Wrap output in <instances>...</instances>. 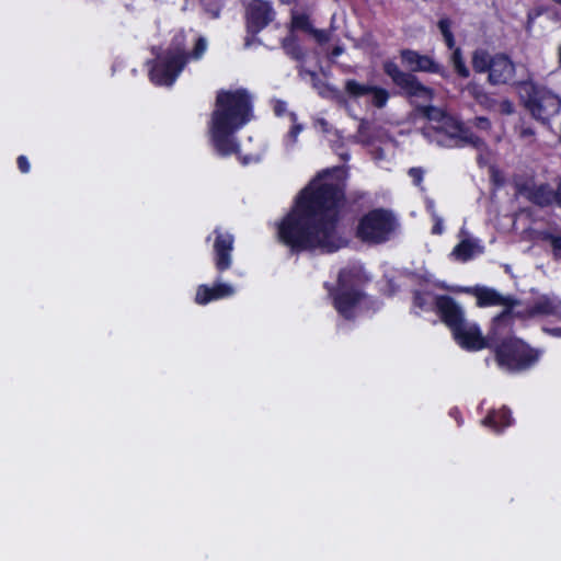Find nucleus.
Wrapping results in <instances>:
<instances>
[{
  "label": "nucleus",
  "mask_w": 561,
  "mask_h": 561,
  "mask_svg": "<svg viewBox=\"0 0 561 561\" xmlns=\"http://www.w3.org/2000/svg\"><path fill=\"white\" fill-rule=\"evenodd\" d=\"M274 18L271 4L264 0H253L248 7V21L251 27L261 30Z\"/></svg>",
  "instance_id": "obj_9"
},
{
  "label": "nucleus",
  "mask_w": 561,
  "mask_h": 561,
  "mask_svg": "<svg viewBox=\"0 0 561 561\" xmlns=\"http://www.w3.org/2000/svg\"><path fill=\"white\" fill-rule=\"evenodd\" d=\"M473 295L476 296L478 306L480 307L506 306L511 308L515 305L514 300L502 297L499 293L489 288H476L473 290Z\"/></svg>",
  "instance_id": "obj_15"
},
{
  "label": "nucleus",
  "mask_w": 561,
  "mask_h": 561,
  "mask_svg": "<svg viewBox=\"0 0 561 561\" xmlns=\"http://www.w3.org/2000/svg\"><path fill=\"white\" fill-rule=\"evenodd\" d=\"M251 117V105L244 90L220 91L211 114L209 134L217 151L224 156L237 150L233 134Z\"/></svg>",
  "instance_id": "obj_2"
},
{
  "label": "nucleus",
  "mask_w": 561,
  "mask_h": 561,
  "mask_svg": "<svg viewBox=\"0 0 561 561\" xmlns=\"http://www.w3.org/2000/svg\"><path fill=\"white\" fill-rule=\"evenodd\" d=\"M472 125L476 128H478L480 130H484V131H489L491 129V123H490L489 118H486L484 116L476 117L472 121Z\"/></svg>",
  "instance_id": "obj_30"
},
{
  "label": "nucleus",
  "mask_w": 561,
  "mask_h": 561,
  "mask_svg": "<svg viewBox=\"0 0 561 561\" xmlns=\"http://www.w3.org/2000/svg\"><path fill=\"white\" fill-rule=\"evenodd\" d=\"M233 239L228 233H218L215 242V251L217 255L216 265L219 270H226L230 266Z\"/></svg>",
  "instance_id": "obj_13"
},
{
  "label": "nucleus",
  "mask_w": 561,
  "mask_h": 561,
  "mask_svg": "<svg viewBox=\"0 0 561 561\" xmlns=\"http://www.w3.org/2000/svg\"><path fill=\"white\" fill-rule=\"evenodd\" d=\"M453 64L456 71L463 78L469 77V69L466 67L461 53L459 49H456L453 54Z\"/></svg>",
  "instance_id": "obj_25"
},
{
  "label": "nucleus",
  "mask_w": 561,
  "mask_h": 561,
  "mask_svg": "<svg viewBox=\"0 0 561 561\" xmlns=\"http://www.w3.org/2000/svg\"><path fill=\"white\" fill-rule=\"evenodd\" d=\"M499 111L510 115L513 113V104L508 100H502L499 104Z\"/></svg>",
  "instance_id": "obj_32"
},
{
  "label": "nucleus",
  "mask_w": 561,
  "mask_h": 561,
  "mask_svg": "<svg viewBox=\"0 0 561 561\" xmlns=\"http://www.w3.org/2000/svg\"><path fill=\"white\" fill-rule=\"evenodd\" d=\"M435 225L433 227V233L439 234L443 232V219L435 216Z\"/></svg>",
  "instance_id": "obj_36"
},
{
  "label": "nucleus",
  "mask_w": 561,
  "mask_h": 561,
  "mask_svg": "<svg viewBox=\"0 0 561 561\" xmlns=\"http://www.w3.org/2000/svg\"><path fill=\"white\" fill-rule=\"evenodd\" d=\"M497 362L508 370L529 367L538 358V353L529 350L520 340L503 343L496 352Z\"/></svg>",
  "instance_id": "obj_5"
},
{
  "label": "nucleus",
  "mask_w": 561,
  "mask_h": 561,
  "mask_svg": "<svg viewBox=\"0 0 561 561\" xmlns=\"http://www.w3.org/2000/svg\"><path fill=\"white\" fill-rule=\"evenodd\" d=\"M415 305L420 308H424L428 305V299L426 297H423L422 294L417 293L415 295Z\"/></svg>",
  "instance_id": "obj_35"
},
{
  "label": "nucleus",
  "mask_w": 561,
  "mask_h": 561,
  "mask_svg": "<svg viewBox=\"0 0 561 561\" xmlns=\"http://www.w3.org/2000/svg\"><path fill=\"white\" fill-rule=\"evenodd\" d=\"M436 307L458 345L468 351H479L488 346V340L479 325L466 319L462 308L453 298L437 297Z\"/></svg>",
  "instance_id": "obj_3"
},
{
  "label": "nucleus",
  "mask_w": 561,
  "mask_h": 561,
  "mask_svg": "<svg viewBox=\"0 0 561 561\" xmlns=\"http://www.w3.org/2000/svg\"><path fill=\"white\" fill-rule=\"evenodd\" d=\"M485 424H492L496 425L497 423H501L502 426H506L510 424V412L506 409H501L497 412L492 413L489 415L485 421Z\"/></svg>",
  "instance_id": "obj_23"
},
{
  "label": "nucleus",
  "mask_w": 561,
  "mask_h": 561,
  "mask_svg": "<svg viewBox=\"0 0 561 561\" xmlns=\"http://www.w3.org/2000/svg\"><path fill=\"white\" fill-rule=\"evenodd\" d=\"M560 307V302L549 298V297H541L537 300V302L533 306V308L529 310L530 316H538V314H552L557 311V309Z\"/></svg>",
  "instance_id": "obj_19"
},
{
  "label": "nucleus",
  "mask_w": 561,
  "mask_h": 561,
  "mask_svg": "<svg viewBox=\"0 0 561 561\" xmlns=\"http://www.w3.org/2000/svg\"><path fill=\"white\" fill-rule=\"evenodd\" d=\"M399 87L410 96L422 98L424 100H431L433 98V91L424 87L414 76L409 73Z\"/></svg>",
  "instance_id": "obj_16"
},
{
  "label": "nucleus",
  "mask_w": 561,
  "mask_h": 561,
  "mask_svg": "<svg viewBox=\"0 0 561 561\" xmlns=\"http://www.w3.org/2000/svg\"><path fill=\"white\" fill-rule=\"evenodd\" d=\"M410 175L413 179L415 184L419 185L422 182L423 173H422V171L420 169H411L410 170Z\"/></svg>",
  "instance_id": "obj_33"
},
{
  "label": "nucleus",
  "mask_w": 561,
  "mask_h": 561,
  "mask_svg": "<svg viewBox=\"0 0 561 561\" xmlns=\"http://www.w3.org/2000/svg\"><path fill=\"white\" fill-rule=\"evenodd\" d=\"M285 103H282V102H278L276 105H275V112L277 115H282L284 112H285Z\"/></svg>",
  "instance_id": "obj_37"
},
{
  "label": "nucleus",
  "mask_w": 561,
  "mask_h": 561,
  "mask_svg": "<svg viewBox=\"0 0 561 561\" xmlns=\"http://www.w3.org/2000/svg\"><path fill=\"white\" fill-rule=\"evenodd\" d=\"M540 239L550 244L554 259H561V236L550 232H541Z\"/></svg>",
  "instance_id": "obj_22"
},
{
  "label": "nucleus",
  "mask_w": 561,
  "mask_h": 561,
  "mask_svg": "<svg viewBox=\"0 0 561 561\" xmlns=\"http://www.w3.org/2000/svg\"><path fill=\"white\" fill-rule=\"evenodd\" d=\"M392 229V217L386 211L374 210L360 220L357 234L365 242L378 243L386 240Z\"/></svg>",
  "instance_id": "obj_6"
},
{
  "label": "nucleus",
  "mask_w": 561,
  "mask_h": 561,
  "mask_svg": "<svg viewBox=\"0 0 561 561\" xmlns=\"http://www.w3.org/2000/svg\"><path fill=\"white\" fill-rule=\"evenodd\" d=\"M206 48H207L206 39L203 37L198 38V41L195 45V48L193 50V54H192L193 58H195V59L201 58L203 56V54L205 53Z\"/></svg>",
  "instance_id": "obj_29"
},
{
  "label": "nucleus",
  "mask_w": 561,
  "mask_h": 561,
  "mask_svg": "<svg viewBox=\"0 0 561 561\" xmlns=\"http://www.w3.org/2000/svg\"><path fill=\"white\" fill-rule=\"evenodd\" d=\"M438 26H439L443 35L451 34L449 21L442 20V21H439Z\"/></svg>",
  "instance_id": "obj_34"
},
{
  "label": "nucleus",
  "mask_w": 561,
  "mask_h": 561,
  "mask_svg": "<svg viewBox=\"0 0 561 561\" xmlns=\"http://www.w3.org/2000/svg\"><path fill=\"white\" fill-rule=\"evenodd\" d=\"M515 72L513 62L503 55L493 57V62L489 71V81L492 84H501L510 81Z\"/></svg>",
  "instance_id": "obj_10"
},
{
  "label": "nucleus",
  "mask_w": 561,
  "mask_h": 561,
  "mask_svg": "<svg viewBox=\"0 0 561 561\" xmlns=\"http://www.w3.org/2000/svg\"><path fill=\"white\" fill-rule=\"evenodd\" d=\"M345 90L350 95H352L354 98H358V96L369 94L370 91L373 90V87L366 85V84H360L355 80H348L345 84Z\"/></svg>",
  "instance_id": "obj_21"
},
{
  "label": "nucleus",
  "mask_w": 561,
  "mask_h": 561,
  "mask_svg": "<svg viewBox=\"0 0 561 561\" xmlns=\"http://www.w3.org/2000/svg\"><path fill=\"white\" fill-rule=\"evenodd\" d=\"M383 69H385V72L391 77V79L393 80V82L398 85H400V83L403 81V79L407 77L408 73H404L402 71H400V69L398 68V66L391 61H387L385 65H383Z\"/></svg>",
  "instance_id": "obj_24"
},
{
  "label": "nucleus",
  "mask_w": 561,
  "mask_h": 561,
  "mask_svg": "<svg viewBox=\"0 0 561 561\" xmlns=\"http://www.w3.org/2000/svg\"><path fill=\"white\" fill-rule=\"evenodd\" d=\"M444 38L448 45V47H453L454 46V37H453V34H447V35H444Z\"/></svg>",
  "instance_id": "obj_39"
},
{
  "label": "nucleus",
  "mask_w": 561,
  "mask_h": 561,
  "mask_svg": "<svg viewBox=\"0 0 561 561\" xmlns=\"http://www.w3.org/2000/svg\"><path fill=\"white\" fill-rule=\"evenodd\" d=\"M534 133L530 130V129H524L522 131V136L524 137H527V136H531Z\"/></svg>",
  "instance_id": "obj_40"
},
{
  "label": "nucleus",
  "mask_w": 561,
  "mask_h": 561,
  "mask_svg": "<svg viewBox=\"0 0 561 561\" xmlns=\"http://www.w3.org/2000/svg\"><path fill=\"white\" fill-rule=\"evenodd\" d=\"M16 164H18V169L20 170L21 173L26 174L31 170V163H30L27 157L24 154H20L16 158Z\"/></svg>",
  "instance_id": "obj_31"
},
{
  "label": "nucleus",
  "mask_w": 561,
  "mask_h": 561,
  "mask_svg": "<svg viewBox=\"0 0 561 561\" xmlns=\"http://www.w3.org/2000/svg\"><path fill=\"white\" fill-rule=\"evenodd\" d=\"M300 130H301V126H299V125H295V126H294V128H293V129H291V131H290V136H291L294 139H296V138H297V136H298V134L300 133Z\"/></svg>",
  "instance_id": "obj_38"
},
{
  "label": "nucleus",
  "mask_w": 561,
  "mask_h": 561,
  "mask_svg": "<svg viewBox=\"0 0 561 561\" xmlns=\"http://www.w3.org/2000/svg\"><path fill=\"white\" fill-rule=\"evenodd\" d=\"M370 93L373 94V102L377 107H382L387 103L389 94L385 89L373 87Z\"/></svg>",
  "instance_id": "obj_26"
},
{
  "label": "nucleus",
  "mask_w": 561,
  "mask_h": 561,
  "mask_svg": "<svg viewBox=\"0 0 561 561\" xmlns=\"http://www.w3.org/2000/svg\"><path fill=\"white\" fill-rule=\"evenodd\" d=\"M401 57L404 65L413 71H439L438 65H436L428 56L420 55L413 50H404L402 51Z\"/></svg>",
  "instance_id": "obj_11"
},
{
  "label": "nucleus",
  "mask_w": 561,
  "mask_h": 561,
  "mask_svg": "<svg viewBox=\"0 0 561 561\" xmlns=\"http://www.w3.org/2000/svg\"><path fill=\"white\" fill-rule=\"evenodd\" d=\"M419 111L435 123L434 129L440 135L437 142L443 146H459L470 144L479 148L483 145L482 140L472 135L455 117L446 114L443 110L434 106H423Z\"/></svg>",
  "instance_id": "obj_4"
},
{
  "label": "nucleus",
  "mask_w": 561,
  "mask_h": 561,
  "mask_svg": "<svg viewBox=\"0 0 561 561\" xmlns=\"http://www.w3.org/2000/svg\"><path fill=\"white\" fill-rule=\"evenodd\" d=\"M343 193L331 184L313 180L302 191L291 213L278 225V237L293 249L337 250L344 241L335 231L336 208Z\"/></svg>",
  "instance_id": "obj_1"
},
{
  "label": "nucleus",
  "mask_w": 561,
  "mask_h": 561,
  "mask_svg": "<svg viewBox=\"0 0 561 561\" xmlns=\"http://www.w3.org/2000/svg\"><path fill=\"white\" fill-rule=\"evenodd\" d=\"M481 251L482 248L478 242L465 238L454 248L451 255L458 261H467Z\"/></svg>",
  "instance_id": "obj_17"
},
{
  "label": "nucleus",
  "mask_w": 561,
  "mask_h": 561,
  "mask_svg": "<svg viewBox=\"0 0 561 561\" xmlns=\"http://www.w3.org/2000/svg\"><path fill=\"white\" fill-rule=\"evenodd\" d=\"M342 51H343V50H342V48H341V47H335V48H334V50H333V54H334L335 56H337V55L342 54Z\"/></svg>",
  "instance_id": "obj_42"
},
{
  "label": "nucleus",
  "mask_w": 561,
  "mask_h": 561,
  "mask_svg": "<svg viewBox=\"0 0 561 561\" xmlns=\"http://www.w3.org/2000/svg\"><path fill=\"white\" fill-rule=\"evenodd\" d=\"M309 33L320 44L327 43L330 39V34L323 30H317V28L312 27V28H310Z\"/></svg>",
  "instance_id": "obj_28"
},
{
  "label": "nucleus",
  "mask_w": 561,
  "mask_h": 561,
  "mask_svg": "<svg viewBox=\"0 0 561 561\" xmlns=\"http://www.w3.org/2000/svg\"><path fill=\"white\" fill-rule=\"evenodd\" d=\"M346 275L344 273L340 274L339 282H340L341 286H345V284H344V277Z\"/></svg>",
  "instance_id": "obj_41"
},
{
  "label": "nucleus",
  "mask_w": 561,
  "mask_h": 561,
  "mask_svg": "<svg viewBox=\"0 0 561 561\" xmlns=\"http://www.w3.org/2000/svg\"><path fill=\"white\" fill-rule=\"evenodd\" d=\"M560 99L546 89H537L529 101V108L535 117L547 121L559 113Z\"/></svg>",
  "instance_id": "obj_8"
},
{
  "label": "nucleus",
  "mask_w": 561,
  "mask_h": 561,
  "mask_svg": "<svg viewBox=\"0 0 561 561\" xmlns=\"http://www.w3.org/2000/svg\"><path fill=\"white\" fill-rule=\"evenodd\" d=\"M559 62L561 65V45H560V48H559Z\"/></svg>",
  "instance_id": "obj_43"
},
{
  "label": "nucleus",
  "mask_w": 561,
  "mask_h": 561,
  "mask_svg": "<svg viewBox=\"0 0 561 561\" xmlns=\"http://www.w3.org/2000/svg\"><path fill=\"white\" fill-rule=\"evenodd\" d=\"M493 62V57L484 50H477L472 56V67L477 72L490 71Z\"/></svg>",
  "instance_id": "obj_20"
},
{
  "label": "nucleus",
  "mask_w": 561,
  "mask_h": 561,
  "mask_svg": "<svg viewBox=\"0 0 561 561\" xmlns=\"http://www.w3.org/2000/svg\"><path fill=\"white\" fill-rule=\"evenodd\" d=\"M186 57L183 50H178L168 57L156 67L152 68L150 75L151 79L161 85H170L175 80L176 76L185 65Z\"/></svg>",
  "instance_id": "obj_7"
},
{
  "label": "nucleus",
  "mask_w": 561,
  "mask_h": 561,
  "mask_svg": "<svg viewBox=\"0 0 561 561\" xmlns=\"http://www.w3.org/2000/svg\"><path fill=\"white\" fill-rule=\"evenodd\" d=\"M293 23L296 27L302 28L308 33H309L310 28H312V25L310 24L309 19L306 15L295 16L293 20Z\"/></svg>",
  "instance_id": "obj_27"
},
{
  "label": "nucleus",
  "mask_w": 561,
  "mask_h": 561,
  "mask_svg": "<svg viewBox=\"0 0 561 561\" xmlns=\"http://www.w3.org/2000/svg\"><path fill=\"white\" fill-rule=\"evenodd\" d=\"M528 198L540 206H548L552 202H556L561 206V188L557 193H553L548 185H538L530 188L527 193Z\"/></svg>",
  "instance_id": "obj_14"
},
{
  "label": "nucleus",
  "mask_w": 561,
  "mask_h": 561,
  "mask_svg": "<svg viewBox=\"0 0 561 561\" xmlns=\"http://www.w3.org/2000/svg\"><path fill=\"white\" fill-rule=\"evenodd\" d=\"M358 300L359 295L351 293H342L334 298L337 311L346 318L351 317L352 310L355 308Z\"/></svg>",
  "instance_id": "obj_18"
},
{
  "label": "nucleus",
  "mask_w": 561,
  "mask_h": 561,
  "mask_svg": "<svg viewBox=\"0 0 561 561\" xmlns=\"http://www.w3.org/2000/svg\"><path fill=\"white\" fill-rule=\"evenodd\" d=\"M234 288L229 284H217L214 287L199 286L196 293V302L205 305L214 299L231 296Z\"/></svg>",
  "instance_id": "obj_12"
}]
</instances>
